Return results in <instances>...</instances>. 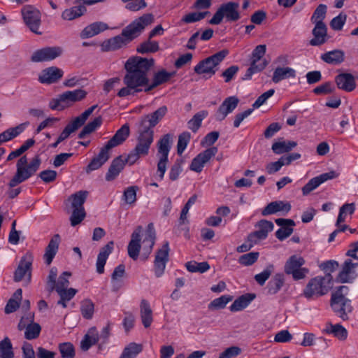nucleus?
Here are the masks:
<instances>
[{
  "label": "nucleus",
  "instance_id": "nucleus-1",
  "mask_svg": "<svg viewBox=\"0 0 358 358\" xmlns=\"http://www.w3.org/2000/svg\"><path fill=\"white\" fill-rule=\"evenodd\" d=\"M154 64L155 60L152 58L138 56L129 58L124 65L126 74L123 78V83L125 87L120 89L117 96L125 97L134 95L142 92V87H147L150 81L148 73Z\"/></svg>",
  "mask_w": 358,
  "mask_h": 358
},
{
  "label": "nucleus",
  "instance_id": "nucleus-2",
  "mask_svg": "<svg viewBox=\"0 0 358 358\" xmlns=\"http://www.w3.org/2000/svg\"><path fill=\"white\" fill-rule=\"evenodd\" d=\"M153 20L154 17L151 13L143 15L124 28L121 34L105 41L101 44V50L108 52L121 48L140 36L145 27L152 24Z\"/></svg>",
  "mask_w": 358,
  "mask_h": 358
},
{
  "label": "nucleus",
  "instance_id": "nucleus-3",
  "mask_svg": "<svg viewBox=\"0 0 358 358\" xmlns=\"http://www.w3.org/2000/svg\"><path fill=\"white\" fill-rule=\"evenodd\" d=\"M41 164V159L39 155L35 156L29 164L27 163L26 155L18 159L16 164V173L8 183L10 189L7 192V194L10 199L15 198L21 192L20 187L13 188L31 177L38 170Z\"/></svg>",
  "mask_w": 358,
  "mask_h": 358
},
{
  "label": "nucleus",
  "instance_id": "nucleus-4",
  "mask_svg": "<svg viewBox=\"0 0 358 358\" xmlns=\"http://www.w3.org/2000/svg\"><path fill=\"white\" fill-rule=\"evenodd\" d=\"M153 141V129H148L138 124L137 143L127 156L129 164H134L139 157L148 155Z\"/></svg>",
  "mask_w": 358,
  "mask_h": 358
},
{
  "label": "nucleus",
  "instance_id": "nucleus-5",
  "mask_svg": "<svg viewBox=\"0 0 358 358\" xmlns=\"http://www.w3.org/2000/svg\"><path fill=\"white\" fill-rule=\"evenodd\" d=\"M349 287L341 285L332 292L330 304L334 312L343 320H348V315L352 313L353 308L351 301L345 297L349 292Z\"/></svg>",
  "mask_w": 358,
  "mask_h": 358
},
{
  "label": "nucleus",
  "instance_id": "nucleus-6",
  "mask_svg": "<svg viewBox=\"0 0 358 358\" xmlns=\"http://www.w3.org/2000/svg\"><path fill=\"white\" fill-rule=\"evenodd\" d=\"M333 276L324 275L310 279L303 289V294L308 299H315L327 294L333 287Z\"/></svg>",
  "mask_w": 358,
  "mask_h": 358
},
{
  "label": "nucleus",
  "instance_id": "nucleus-7",
  "mask_svg": "<svg viewBox=\"0 0 358 358\" xmlns=\"http://www.w3.org/2000/svg\"><path fill=\"white\" fill-rule=\"evenodd\" d=\"M229 54L227 50H220L215 54L200 61L194 68V72L198 75H203L207 78L214 76L217 70V66Z\"/></svg>",
  "mask_w": 358,
  "mask_h": 358
},
{
  "label": "nucleus",
  "instance_id": "nucleus-8",
  "mask_svg": "<svg viewBox=\"0 0 358 358\" xmlns=\"http://www.w3.org/2000/svg\"><path fill=\"white\" fill-rule=\"evenodd\" d=\"M172 144L173 135L171 134H166L162 136L157 142V156L159 157V162L157 163V173H159L160 180L164 178L166 171V165L169 161L168 157Z\"/></svg>",
  "mask_w": 358,
  "mask_h": 358
},
{
  "label": "nucleus",
  "instance_id": "nucleus-9",
  "mask_svg": "<svg viewBox=\"0 0 358 358\" xmlns=\"http://www.w3.org/2000/svg\"><path fill=\"white\" fill-rule=\"evenodd\" d=\"M239 3L229 1L222 3L215 12L209 23L211 24H220L223 18L226 17L227 21L236 22L241 17L239 11Z\"/></svg>",
  "mask_w": 358,
  "mask_h": 358
},
{
  "label": "nucleus",
  "instance_id": "nucleus-10",
  "mask_svg": "<svg viewBox=\"0 0 358 358\" xmlns=\"http://www.w3.org/2000/svg\"><path fill=\"white\" fill-rule=\"evenodd\" d=\"M266 45H258L252 52L250 66L247 69L243 80H250L252 75L263 71L268 65L266 59L261 60L266 53Z\"/></svg>",
  "mask_w": 358,
  "mask_h": 358
},
{
  "label": "nucleus",
  "instance_id": "nucleus-11",
  "mask_svg": "<svg viewBox=\"0 0 358 358\" xmlns=\"http://www.w3.org/2000/svg\"><path fill=\"white\" fill-rule=\"evenodd\" d=\"M33 256L31 253H26L20 259L19 264L14 272L13 280L15 282H20L25 279L27 284L31 280V266Z\"/></svg>",
  "mask_w": 358,
  "mask_h": 358
},
{
  "label": "nucleus",
  "instance_id": "nucleus-12",
  "mask_svg": "<svg viewBox=\"0 0 358 358\" xmlns=\"http://www.w3.org/2000/svg\"><path fill=\"white\" fill-rule=\"evenodd\" d=\"M24 22L29 29L36 34L41 35L38 31L41 24V13L32 6L28 5L22 9Z\"/></svg>",
  "mask_w": 358,
  "mask_h": 358
},
{
  "label": "nucleus",
  "instance_id": "nucleus-13",
  "mask_svg": "<svg viewBox=\"0 0 358 358\" xmlns=\"http://www.w3.org/2000/svg\"><path fill=\"white\" fill-rule=\"evenodd\" d=\"M169 243L165 241L162 248L158 249L156 252L154 261V271L157 278L161 277L164 273L166 265L169 259Z\"/></svg>",
  "mask_w": 358,
  "mask_h": 358
},
{
  "label": "nucleus",
  "instance_id": "nucleus-14",
  "mask_svg": "<svg viewBox=\"0 0 358 358\" xmlns=\"http://www.w3.org/2000/svg\"><path fill=\"white\" fill-rule=\"evenodd\" d=\"M62 53L63 49L59 46L45 47L34 52L31 60L34 62L52 61L60 57Z\"/></svg>",
  "mask_w": 358,
  "mask_h": 358
},
{
  "label": "nucleus",
  "instance_id": "nucleus-15",
  "mask_svg": "<svg viewBox=\"0 0 358 358\" xmlns=\"http://www.w3.org/2000/svg\"><path fill=\"white\" fill-rule=\"evenodd\" d=\"M274 93L275 90L273 89H271L266 91V92L261 94L254 102V103L252 104L253 108H249L242 113L236 114L234 121V127H238L242 121L245 118L248 117L252 113L254 108H258L264 103H265L266 101L274 94Z\"/></svg>",
  "mask_w": 358,
  "mask_h": 358
},
{
  "label": "nucleus",
  "instance_id": "nucleus-16",
  "mask_svg": "<svg viewBox=\"0 0 358 358\" xmlns=\"http://www.w3.org/2000/svg\"><path fill=\"white\" fill-rule=\"evenodd\" d=\"M217 151V147H211L199 153L192 159L190 169L196 173L201 172L205 164L214 157Z\"/></svg>",
  "mask_w": 358,
  "mask_h": 358
},
{
  "label": "nucleus",
  "instance_id": "nucleus-17",
  "mask_svg": "<svg viewBox=\"0 0 358 358\" xmlns=\"http://www.w3.org/2000/svg\"><path fill=\"white\" fill-rule=\"evenodd\" d=\"M256 227L259 229L248 236L247 242H257L266 239L268 233L272 231L274 228L273 222L266 220H261L257 222Z\"/></svg>",
  "mask_w": 358,
  "mask_h": 358
},
{
  "label": "nucleus",
  "instance_id": "nucleus-18",
  "mask_svg": "<svg viewBox=\"0 0 358 358\" xmlns=\"http://www.w3.org/2000/svg\"><path fill=\"white\" fill-rule=\"evenodd\" d=\"M356 267H358V263H353L351 259L345 260L342 270L336 278V281L339 283L352 282L357 276V273L355 270Z\"/></svg>",
  "mask_w": 358,
  "mask_h": 358
},
{
  "label": "nucleus",
  "instance_id": "nucleus-19",
  "mask_svg": "<svg viewBox=\"0 0 358 358\" xmlns=\"http://www.w3.org/2000/svg\"><path fill=\"white\" fill-rule=\"evenodd\" d=\"M167 107L162 106L151 114L143 116L138 124L145 127L148 129H153V128L159 123V122L164 117L167 113Z\"/></svg>",
  "mask_w": 358,
  "mask_h": 358
},
{
  "label": "nucleus",
  "instance_id": "nucleus-20",
  "mask_svg": "<svg viewBox=\"0 0 358 358\" xmlns=\"http://www.w3.org/2000/svg\"><path fill=\"white\" fill-rule=\"evenodd\" d=\"M238 102L239 99L235 96L226 98L217 110L215 115V119L217 121L224 120L228 114L232 113L237 107Z\"/></svg>",
  "mask_w": 358,
  "mask_h": 358
},
{
  "label": "nucleus",
  "instance_id": "nucleus-21",
  "mask_svg": "<svg viewBox=\"0 0 358 358\" xmlns=\"http://www.w3.org/2000/svg\"><path fill=\"white\" fill-rule=\"evenodd\" d=\"M275 222L280 227L275 231V236L281 241L288 238L293 233V227L296 225L295 222L291 219L278 218L275 220Z\"/></svg>",
  "mask_w": 358,
  "mask_h": 358
},
{
  "label": "nucleus",
  "instance_id": "nucleus-22",
  "mask_svg": "<svg viewBox=\"0 0 358 358\" xmlns=\"http://www.w3.org/2000/svg\"><path fill=\"white\" fill-rule=\"evenodd\" d=\"M142 231L143 227L141 226L137 227L132 233L131 241L128 244V255L134 260H136L139 255V252L141 248L140 243L141 240V234Z\"/></svg>",
  "mask_w": 358,
  "mask_h": 358
},
{
  "label": "nucleus",
  "instance_id": "nucleus-23",
  "mask_svg": "<svg viewBox=\"0 0 358 358\" xmlns=\"http://www.w3.org/2000/svg\"><path fill=\"white\" fill-rule=\"evenodd\" d=\"M63 71L56 66L48 67L41 72L38 81L43 84L55 83L63 76Z\"/></svg>",
  "mask_w": 358,
  "mask_h": 358
},
{
  "label": "nucleus",
  "instance_id": "nucleus-24",
  "mask_svg": "<svg viewBox=\"0 0 358 358\" xmlns=\"http://www.w3.org/2000/svg\"><path fill=\"white\" fill-rule=\"evenodd\" d=\"M291 205L288 202L283 201H275L269 203L262 211L263 216H267L277 213H281L282 215H285L291 210Z\"/></svg>",
  "mask_w": 358,
  "mask_h": 358
},
{
  "label": "nucleus",
  "instance_id": "nucleus-25",
  "mask_svg": "<svg viewBox=\"0 0 358 358\" xmlns=\"http://www.w3.org/2000/svg\"><path fill=\"white\" fill-rule=\"evenodd\" d=\"M312 31L313 38L310 41V45L320 46L327 41V27L323 22H316Z\"/></svg>",
  "mask_w": 358,
  "mask_h": 358
},
{
  "label": "nucleus",
  "instance_id": "nucleus-26",
  "mask_svg": "<svg viewBox=\"0 0 358 358\" xmlns=\"http://www.w3.org/2000/svg\"><path fill=\"white\" fill-rule=\"evenodd\" d=\"M130 129L128 124H123L115 134V135L105 145L106 149L110 150L122 144L129 136Z\"/></svg>",
  "mask_w": 358,
  "mask_h": 358
},
{
  "label": "nucleus",
  "instance_id": "nucleus-27",
  "mask_svg": "<svg viewBox=\"0 0 358 358\" xmlns=\"http://www.w3.org/2000/svg\"><path fill=\"white\" fill-rule=\"evenodd\" d=\"M127 162L129 163L127 157L125 159H123L122 156L115 157L112 161L108 172L106 174V180L112 181L115 180L123 170L126 163Z\"/></svg>",
  "mask_w": 358,
  "mask_h": 358
},
{
  "label": "nucleus",
  "instance_id": "nucleus-28",
  "mask_svg": "<svg viewBox=\"0 0 358 358\" xmlns=\"http://www.w3.org/2000/svg\"><path fill=\"white\" fill-rule=\"evenodd\" d=\"M113 246L114 242L111 241L101 248L96 262V271L99 274L104 273V266L108 256L113 250Z\"/></svg>",
  "mask_w": 358,
  "mask_h": 358
},
{
  "label": "nucleus",
  "instance_id": "nucleus-29",
  "mask_svg": "<svg viewBox=\"0 0 358 358\" xmlns=\"http://www.w3.org/2000/svg\"><path fill=\"white\" fill-rule=\"evenodd\" d=\"M335 82L339 89L352 92L356 87L355 77L350 73H341L336 76Z\"/></svg>",
  "mask_w": 358,
  "mask_h": 358
},
{
  "label": "nucleus",
  "instance_id": "nucleus-30",
  "mask_svg": "<svg viewBox=\"0 0 358 358\" xmlns=\"http://www.w3.org/2000/svg\"><path fill=\"white\" fill-rule=\"evenodd\" d=\"M109 151L110 150L106 149V146H103L102 148H101L98 155L94 157L87 166V173L99 169L103 164H105L110 157Z\"/></svg>",
  "mask_w": 358,
  "mask_h": 358
},
{
  "label": "nucleus",
  "instance_id": "nucleus-31",
  "mask_svg": "<svg viewBox=\"0 0 358 358\" xmlns=\"http://www.w3.org/2000/svg\"><path fill=\"white\" fill-rule=\"evenodd\" d=\"M108 29V25L106 23L96 22L85 27L80 33V37L83 39L91 38Z\"/></svg>",
  "mask_w": 358,
  "mask_h": 358
},
{
  "label": "nucleus",
  "instance_id": "nucleus-32",
  "mask_svg": "<svg viewBox=\"0 0 358 358\" xmlns=\"http://www.w3.org/2000/svg\"><path fill=\"white\" fill-rule=\"evenodd\" d=\"M60 240L59 235L55 234L52 237L46 247L43 258L48 265L52 263L55 255L57 254Z\"/></svg>",
  "mask_w": 358,
  "mask_h": 358
},
{
  "label": "nucleus",
  "instance_id": "nucleus-33",
  "mask_svg": "<svg viewBox=\"0 0 358 358\" xmlns=\"http://www.w3.org/2000/svg\"><path fill=\"white\" fill-rule=\"evenodd\" d=\"M156 239V234L152 223L148 224L145 231V236L143 241V250L146 254L145 259L148 258V256L152 252V248L155 245Z\"/></svg>",
  "mask_w": 358,
  "mask_h": 358
},
{
  "label": "nucleus",
  "instance_id": "nucleus-34",
  "mask_svg": "<svg viewBox=\"0 0 358 358\" xmlns=\"http://www.w3.org/2000/svg\"><path fill=\"white\" fill-rule=\"evenodd\" d=\"M29 124L28 122L18 124L15 127H10L0 134V145L12 140L19 136Z\"/></svg>",
  "mask_w": 358,
  "mask_h": 358
},
{
  "label": "nucleus",
  "instance_id": "nucleus-35",
  "mask_svg": "<svg viewBox=\"0 0 358 358\" xmlns=\"http://www.w3.org/2000/svg\"><path fill=\"white\" fill-rule=\"evenodd\" d=\"M296 76V71L291 67H277L273 71L272 81L274 83H278L282 80L294 78Z\"/></svg>",
  "mask_w": 358,
  "mask_h": 358
},
{
  "label": "nucleus",
  "instance_id": "nucleus-36",
  "mask_svg": "<svg viewBox=\"0 0 358 358\" xmlns=\"http://www.w3.org/2000/svg\"><path fill=\"white\" fill-rule=\"evenodd\" d=\"M256 297L255 294L248 293L238 297L230 306L231 312H238L245 308Z\"/></svg>",
  "mask_w": 358,
  "mask_h": 358
},
{
  "label": "nucleus",
  "instance_id": "nucleus-37",
  "mask_svg": "<svg viewBox=\"0 0 358 358\" xmlns=\"http://www.w3.org/2000/svg\"><path fill=\"white\" fill-rule=\"evenodd\" d=\"M345 59V53L341 50H334L325 52L321 55V59L331 65H338L341 64Z\"/></svg>",
  "mask_w": 358,
  "mask_h": 358
},
{
  "label": "nucleus",
  "instance_id": "nucleus-38",
  "mask_svg": "<svg viewBox=\"0 0 358 358\" xmlns=\"http://www.w3.org/2000/svg\"><path fill=\"white\" fill-rule=\"evenodd\" d=\"M173 75V73L167 72L165 69L156 72L153 76L152 83L145 89V91L149 92L156 87L166 83L170 80Z\"/></svg>",
  "mask_w": 358,
  "mask_h": 358
},
{
  "label": "nucleus",
  "instance_id": "nucleus-39",
  "mask_svg": "<svg viewBox=\"0 0 358 358\" xmlns=\"http://www.w3.org/2000/svg\"><path fill=\"white\" fill-rule=\"evenodd\" d=\"M140 314L141 321L144 327H150L153 321L152 311L150 308V303L145 299H143L141 301Z\"/></svg>",
  "mask_w": 358,
  "mask_h": 358
},
{
  "label": "nucleus",
  "instance_id": "nucleus-40",
  "mask_svg": "<svg viewBox=\"0 0 358 358\" xmlns=\"http://www.w3.org/2000/svg\"><path fill=\"white\" fill-rule=\"evenodd\" d=\"M285 283V276L283 273H275L267 284V292L268 294L273 295L277 294Z\"/></svg>",
  "mask_w": 358,
  "mask_h": 358
},
{
  "label": "nucleus",
  "instance_id": "nucleus-41",
  "mask_svg": "<svg viewBox=\"0 0 358 358\" xmlns=\"http://www.w3.org/2000/svg\"><path fill=\"white\" fill-rule=\"evenodd\" d=\"M305 264V259L298 255H292L286 262L284 271L287 275L294 272L296 270L299 269Z\"/></svg>",
  "mask_w": 358,
  "mask_h": 358
},
{
  "label": "nucleus",
  "instance_id": "nucleus-42",
  "mask_svg": "<svg viewBox=\"0 0 358 358\" xmlns=\"http://www.w3.org/2000/svg\"><path fill=\"white\" fill-rule=\"evenodd\" d=\"M99 341V334L95 327L89 329L88 333L84 336L80 343L81 349L87 351L90 348Z\"/></svg>",
  "mask_w": 358,
  "mask_h": 358
},
{
  "label": "nucleus",
  "instance_id": "nucleus-43",
  "mask_svg": "<svg viewBox=\"0 0 358 358\" xmlns=\"http://www.w3.org/2000/svg\"><path fill=\"white\" fill-rule=\"evenodd\" d=\"M87 11V8L84 5L73 6L66 9L62 13V17L65 20H73L83 15Z\"/></svg>",
  "mask_w": 358,
  "mask_h": 358
},
{
  "label": "nucleus",
  "instance_id": "nucleus-44",
  "mask_svg": "<svg viewBox=\"0 0 358 358\" xmlns=\"http://www.w3.org/2000/svg\"><path fill=\"white\" fill-rule=\"evenodd\" d=\"M324 331L327 334H333L341 341L345 340L348 337L346 329L339 324H332L331 323H327Z\"/></svg>",
  "mask_w": 358,
  "mask_h": 358
},
{
  "label": "nucleus",
  "instance_id": "nucleus-45",
  "mask_svg": "<svg viewBox=\"0 0 358 358\" xmlns=\"http://www.w3.org/2000/svg\"><path fill=\"white\" fill-rule=\"evenodd\" d=\"M296 145L297 143L295 141H282L275 142L272 145L271 149L275 154L280 155L291 151Z\"/></svg>",
  "mask_w": 358,
  "mask_h": 358
},
{
  "label": "nucleus",
  "instance_id": "nucleus-46",
  "mask_svg": "<svg viewBox=\"0 0 358 358\" xmlns=\"http://www.w3.org/2000/svg\"><path fill=\"white\" fill-rule=\"evenodd\" d=\"M339 173L335 171H331L327 173H322L318 176L313 178L309 180L310 184L312 186V188L315 189L317 187H319L322 183L334 178H338Z\"/></svg>",
  "mask_w": 358,
  "mask_h": 358
},
{
  "label": "nucleus",
  "instance_id": "nucleus-47",
  "mask_svg": "<svg viewBox=\"0 0 358 358\" xmlns=\"http://www.w3.org/2000/svg\"><path fill=\"white\" fill-rule=\"evenodd\" d=\"M87 95V92L81 89L73 91H66L61 94V100L62 101H79L83 99Z\"/></svg>",
  "mask_w": 358,
  "mask_h": 358
},
{
  "label": "nucleus",
  "instance_id": "nucleus-48",
  "mask_svg": "<svg viewBox=\"0 0 358 358\" xmlns=\"http://www.w3.org/2000/svg\"><path fill=\"white\" fill-rule=\"evenodd\" d=\"M143 350V345L136 343H130L123 350L120 358H136Z\"/></svg>",
  "mask_w": 358,
  "mask_h": 358
},
{
  "label": "nucleus",
  "instance_id": "nucleus-49",
  "mask_svg": "<svg viewBox=\"0 0 358 358\" xmlns=\"http://www.w3.org/2000/svg\"><path fill=\"white\" fill-rule=\"evenodd\" d=\"M208 115L207 110H201L196 113L187 122V126L193 132H196L201 125V122Z\"/></svg>",
  "mask_w": 358,
  "mask_h": 358
},
{
  "label": "nucleus",
  "instance_id": "nucleus-50",
  "mask_svg": "<svg viewBox=\"0 0 358 358\" xmlns=\"http://www.w3.org/2000/svg\"><path fill=\"white\" fill-rule=\"evenodd\" d=\"M187 270L191 273H203L207 271L210 268V265L206 262H188L186 263Z\"/></svg>",
  "mask_w": 358,
  "mask_h": 358
},
{
  "label": "nucleus",
  "instance_id": "nucleus-51",
  "mask_svg": "<svg viewBox=\"0 0 358 358\" xmlns=\"http://www.w3.org/2000/svg\"><path fill=\"white\" fill-rule=\"evenodd\" d=\"M149 38L148 41L142 43L136 49L137 52L141 54L148 52H156L159 47L157 41H152Z\"/></svg>",
  "mask_w": 358,
  "mask_h": 358
},
{
  "label": "nucleus",
  "instance_id": "nucleus-52",
  "mask_svg": "<svg viewBox=\"0 0 358 358\" xmlns=\"http://www.w3.org/2000/svg\"><path fill=\"white\" fill-rule=\"evenodd\" d=\"M41 327L38 323L30 322L26 328L24 337L27 340L37 338L41 333Z\"/></svg>",
  "mask_w": 358,
  "mask_h": 358
},
{
  "label": "nucleus",
  "instance_id": "nucleus-53",
  "mask_svg": "<svg viewBox=\"0 0 358 358\" xmlns=\"http://www.w3.org/2000/svg\"><path fill=\"white\" fill-rule=\"evenodd\" d=\"M12 344L10 339L6 337L0 342V352L1 358H13Z\"/></svg>",
  "mask_w": 358,
  "mask_h": 358
},
{
  "label": "nucleus",
  "instance_id": "nucleus-54",
  "mask_svg": "<svg viewBox=\"0 0 358 358\" xmlns=\"http://www.w3.org/2000/svg\"><path fill=\"white\" fill-rule=\"evenodd\" d=\"M80 311L84 318L90 320L92 317L94 311V305L90 299L81 302Z\"/></svg>",
  "mask_w": 358,
  "mask_h": 358
},
{
  "label": "nucleus",
  "instance_id": "nucleus-55",
  "mask_svg": "<svg viewBox=\"0 0 358 358\" xmlns=\"http://www.w3.org/2000/svg\"><path fill=\"white\" fill-rule=\"evenodd\" d=\"M233 299L231 295H222L219 298L213 300L208 305L209 309H222Z\"/></svg>",
  "mask_w": 358,
  "mask_h": 358
},
{
  "label": "nucleus",
  "instance_id": "nucleus-56",
  "mask_svg": "<svg viewBox=\"0 0 358 358\" xmlns=\"http://www.w3.org/2000/svg\"><path fill=\"white\" fill-rule=\"evenodd\" d=\"M190 139L191 134L188 131H184L179 135L177 144V152L178 155H180L183 153Z\"/></svg>",
  "mask_w": 358,
  "mask_h": 358
},
{
  "label": "nucleus",
  "instance_id": "nucleus-57",
  "mask_svg": "<svg viewBox=\"0 0 358 358\" xmlns=\"http://www.w3.org/2000/svg\"><path fill=\"white\" fill-rule=\"evenodd\" d=\"M88 192L87 191H79L72 195V207L73 208H84L83 204L86 200Z\"/></svg>",
  "mask_w": 358,
  "mask_h": 358
},
{
  "label": "nucleus",
  "instance_id": "nucleus-58",
  "mask_svg": "<svg viewBox=\"0 0 358 358\" xmlns=\"http://www.w3.org/2000/svg\"><path fill=\"white\" fill-rule=\"evenodd\" d=\"M208 14H210L208 11L189 13L185 15L181 20L187 24L193 23L203 20Z\"/></svg>",
  "mask_w": 358,
  "mask_h": 358
},
{
  "label": "nucleus",
  "instance_id": "nucleus-59",
  "mask_svg": "<svg viewBox=\"0 0 358 358\" xmlns=\"http://www.w3.org/2000/svg\"><path fill=\"white\" fill-rule=\"evenodd\" d=\"M59 350L62 358H73L75 357L74 347L69 342L60 343Z\"/></svg>",
  "mask_w": 358,
  "mask_h": 358
},
{
  "label": "nucleus",
  "instance_id": "nucleus-60",
  "mask_svg": "<svg viewBox=\"0 0 358 358\" xmlns=\"http://www.w3.org/2000/svg\"><path fill=\"white\" fill-rule=\"evenodd\" d=\"M138 190L137 186L127 187L123 193V199L127 204H133L136 201V192Z\"/></svg>",
  "mask_w": 358,
  "mask_h": 358
},
{
  "label": "nucleus",
  "instance_id": "nucleus-61",
  "mask_svg": "<svg viewBox=\"0 0 358 358\" xmlns=\"http://www.w3.org/2000/svg\"><path fill=\"white\" fill-rule=\"evenodd\" d=\"M259 253L257 252H252L241 255L239 257L238 262L243 266H250L257 262Z\"/></svg>",
  "mask_w": 358,
  "mask_h": 358
},
{
  "label": "nucleus",
  "instance_id": "nucleus-62",
  "mask_svg": "<svg viewBox=\"0 0 358 358\" xmlns=\"http://www.w3.org/2000/svg\"><path fill=\"white\" fill-rule=\"evenodd\" d=\"M85 217V212L84 208H73L72 215L71 216V224L73 227L80 224Z\"/></svg>",
  "mask_w": 358,
  "mask_h": 358
},
{
  "label": "nucleus",
  "instance_id": "nucleus-63",
  "mask_svg": "<svg viewBox=\"0 0 358 358\" xmlns=\"http://www.w3.org/2000/svg\"><path fill=\"white\" fill-rule=\"evenodd\" d=\"M326 13L327 6L324 4H320L313 13L311 21L313 23H316V22H322L325 17Z\"/></svg>",
  "mask_w": 358,
  "mask_h": 358
},
{
  "label": "nucleus",
  "instance_id": "nucleus-64",
  "mask_svg": "<svg viewBox=\"0 0 358 358\" xmlns=\"http://www.w3.org/2000/svg\"><path fill=\"white\" fill-rule=\"evenodd\" d=\"M335 90V87L333 86L332 83L330 82H326L313 90V92L315 94H329L332 93Z\"/></svg>",
  "mask_w": 358,
  "mask_h": 358
}]
</instances>
